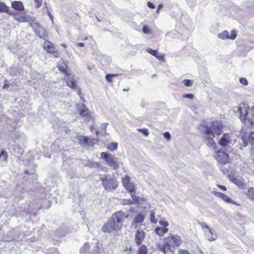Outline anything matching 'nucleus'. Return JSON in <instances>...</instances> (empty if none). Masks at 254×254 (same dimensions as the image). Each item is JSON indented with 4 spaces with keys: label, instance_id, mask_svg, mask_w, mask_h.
Segmentation results:
<instances>
[{
    "label": "nucleus",
    "instance_id": "obj_1",
    "mask_svg": "<svg viewBox=\"0 0 254 254\" xmlns=\"http://www.w3.org/2000/svg\"><path fill=\"white\" fill-rule=\"evenodd\" d=\"M234 112L238 114L242 122H243L246 126L251 127L254 126V106L250 108L247 104H241L239 107L234 108ZM243 141V145L246 147L250 144L254 145V131L252 132L249 137H242Z\"/></svg>",
    "mask_w": 254,
    "mask_h": 254
},
{
    "label": "nucleus",
    "instance_id": "obj_2",
    "mask_svg": "<svg viewBox=\"0 0 254 254\" xmlns=\"http://www.w3.org/2000/svg\"><path fill=\"white\" fill-rule=\"evenodd\" d=\"M128 217V215L121 211L115 212L112 215L111 219L102 226V231L105 233H111L113 231L121 230L123 221Z\"/></svg>",
    "mask_w": 254,
    "mask_h": 254
},
{
    "label": "nucleus",
    "instance_id": "obj_3",
    "mask_svg": "<svg viewBox=\"0 0 254 254\" xmlns=\"http://www.w3.org/2000/svg\"><path fill=\"white\" fill-rule=\"evenodd\" d=\"M223 126L219 121L213 122L210 127L205 126L204 132L205 134L215 137L214 133L219 135L222 131Z\"/></svg>",
    "mask_w": 254,
    "mask_h": 254
},
{
    "label": "nucleus",
    "instance_id": "obj_4",
    "mask_svg": "<svg viewBox=\"0 0 254 254\" xmlns=\"http://www.w3.org/2000/svg\"><path fill=\"white\" fill-rule=\"evenodd\" d=\"M100 156L105 161L106 164L110 167L115 170L119 167V163L118 158L114 155L103 152L101 153Z\"/></svg>",
    "mask_w": 254,
    "mask_h": 254
},
{
    "label": "nucleus",
    "instance_id": "obj_5",
    "mask_svg": "<svg viewBox=\"0 0 254 254\" xmlns=\"http://www.w3.org/2000/svg\"><path fill=\"white\" fill-rule=\"evenodd\" d=\"M236 141L235 136L232 133H224L218 141L222 147H229Z\"/></svg>",
    "mask_w": 254,
    "mask_h": 254
},
{
    "label": "nucleus",
    "instance_id": "obj_6",
    "mask_svg": "<svg viewBox=\"0 0 254 254\" xmlns=\"http://www.w3.org/2000/svg\"><path fill=\"white\" fill-rule=\"evenodd\" d=\"M30 25L36 34L40 38L46 39L48 37V34L40 24L37 22H32L30 23Z\"/></svg>",
    "mask_w": 254,
    "mask_h": 254
},
{
    "label": "nucleus",
    "instance_id": "obj_7",
    "mask_svg": "<svg viewBox=\"0 0 254 254\" xmlns=\"http://www.w3.org/2000/svg\"><path fill=\"white\" fill-rule=\"evenodd\" d=\"M165 240L166 244L172 247L179 246L182 242L181 238L177 235H170Z\"/></svg>",
    "mask_w": 254,
    "mask_h": 254
},
{
    "label": "nucleus",
    "instance_id": "obj_8",
    "mask_svg": "<svg viewBox=\"0 0 254 254\" xmlns=\"http://www.w3.org/2000/svg\"><path fill=\"white\" fill-rule=\"evenodd\" d=\"M103 186L106 190L112 191L115 190L118 187V183L115 179L110 176Z\"/></svg>",
    "mask_w": 254,
    "mask_h": 254
},
{
    "label": "nucleus",
    "instance_id": "obj_9",
    "mask_svg": "<svg viewBox=\"0 0 254 254\" xmlns=\"http://www.w3.org/2000/svg\"><path fill=\"white\" fill-rule=\"evenodd\" d=\"M136 229L134 234V242L137 246H139L141 245L143 242L146 236V234L145 232L140 228Z\"/></svg>",
    "mask_w": 254,
    "mask_h": 254
},
{
    "label": "nucleus",
    "instance_id": "obj_10",
    "mask_svg": "<svg viewBox=\"0 0 254 254\" xmlns=\"http://www.w3.org/2000/svg\"><path fill=\"white\" fill-rule=\"evenodd\" d=\"M43 47L47 52L52 54L55 58L60 57V53L57 50H55V46L52 42L48 40L45 41Z\"/></svg>",
    "mask_w": 254,
    "mask_h": 254
},
{
    "label": "nucleus",
    "instance_id": "obj_11",
    "mask_svg": "<svg viewBox=\"0 0 254 254\" xmlns=\"http://www.w3.org/2000/svg\"><path fill=\"white\" fill-rule=\"evenodd\" d=\"M145 216L142 213L137 214L133 219L131 225L135 228L138 229L142 225L144 220Z\"/></svg>",
    "mask_w": 254,
    "mask_h": 254
},
{
    "label": "nucleus",
    "instance_id": "obj_12",
    "mask_svg": "<svg viewBox=\"0 0 254 254\" xmlns=\"http://www.w3.org/2000/svg\"><path fill=\"white\" fill-rule=\"evenodd\" d=\"M215 158L217 160L221 163L225 164L229 161L228 155L223 151H218L216 153Z\"/></svg>",
    "mask_w": 254,
    "mask_h": 254
},
{
    "label": "nucleus",
    "instance_id": "obj_13",
    "mask_svg": "<svg viewBox=\"0 0 254 254\" xmlns=\"http://www.w3.org/2000/svg\"><path fill=\"white\" fill-rule=\"evenodd\" d=\"M76 109L79 114L83 117H88L90 112L86 108L84 104H78L76 105Z\"/></svg>",
    "mask_w": 254,
    "mask_h": 254
},
{
    "label": "nucleus",
    "instance_id": "obj_14",
    "mask_svg": "<svg viewBox=\"0 0 254 254\" xmlns=\"http://www.w3.org/2000/svg\"><path fill=\"white\" fill-rule=\"evenodd\" d=\"M14 19L19 22H28L30 20V17L26 14H22L19 13L13 12Z\"/></svg>",
    "mask_w": 254,
    "mask_h": 254
},
{
    "label": "nucleus",
    "instance_id": "obj_15",
    "mask_svg": "<svg viewBox=\"0 0 254 254\" xmlns=\"http://www.w3.org/2000/svg\"><path fill=\"white\" fill-rule=\"evenodd\" d=\"M65 82L67 86L71 88L72 89H76V79L71 74H68L65 79Z\"/></svg>",
    "mask_w": 254,
    "mask_h": 254
},
{
    "label": "nucleus",
    "instance_id": "obj_16",
    "mask_svg": "<svg viewBox=\"0 0 254 254\" xmlns=\"http://www.w3.org/2000/svg\"><path fill=\"white\" fill-rule=\"evenodd\" d=\"M214 194L216 196H217L218 197H219V198H221L222 199H223L224 201H225L227 203H232V204H236V203L234 201L232 200V199L230 198L228 196L226 195V194H224V193H223L222 192L215 191Z\"/></svg>",
    "mask_w": 254,
    "mask_h": 254
},
{
    "label": "nucleus",
    "instance_id": "obj_17",
    "mask_svg": "<svg viewBox=\"0 0 254 254\" xmlns=\"http://www.w3.org/2000/svg\"><path fill=\"white\" fill-rule=\"evenodd\" d=\"M131 199H124L123 201V204L124 205H129L135 203L139 201V198L137 196L134 194H130Z\"/></svg>",
    "mask_w": 254,
    "mask_h": 254
},
{
    "label": "nucleus",
    "instance_id": "obj_18",
    "mask_svg": "<svg viewBox=\"0 0 254 254\" xmlns=\"http://www.w3.org/2000/svg\"><path fill=\"white\" fill-rule=\"evenodd\" d=\"M214 137L211 136L209 135L208 137H205V144L209 146V147L213 149H215L216 148V144L213 140V138Z\"/></svg>",
    "mask_w": 254,
    "mask_h": 254
},
{
    "label": "nucleus",
    "instance_id": "obj_19",
    "mask_svg": "<svg viewBox=\"0 0 254 254\" xmlns=\"http://www.w3.org/2000/svg\"><path fill=\"white\" fill-rule=\"evenodd\" d=\"M11 6L15 9L19 11H22L24 9V5L20 1H14L11 3Z\"/></svg>",
    "mask_w": 254,
    "mask_h": 254
},
{
    "label": "nucleus",
    "instance_id": "obj_20",
    "mask_svg": "<svg viewBox=\"0 0 254 254\" xmlns=\"http://www.w3.org/2000/svg\"><path fill=\"white\" fill-rule=\"evenodd\" d=\"M0 13H7L9 15L13 14L8 6H7L4 2H0Z\"/></svg>",
    "mask_w": 254,
    "mask_h": 254
},
{
    "label": "nucleus",
    "instance_id": "obj_21",
    "mask_svg": "<svg viewBox=\"0 0 254 254\" xmlns=\"http://www.w3.org/2000/svg\"><path fill=\"white\" fill-rule=\"evenodd\" d=\"M204 232L205 233V235L209 241H213L217 239V235L216 234H213L210 228L208 229L207 231H205Z\"/></svg>",
    "mask_w": 254,
    "mask_h": 254
},
{
    "label": "nucleus",
    "instance_id": "obj_22",
    "mask_svg": "<svg viewBox=\"0 0 254 254\" xmlns=\"http://www.w3.org/2000/svg\"><path fill=\"white\" fill-rule=\"evenodd\" d=\"M168 229L164 227H156L154 229L155 234L159 236H162L167 233Z\"/></svg>",
    "mask_w": 254,
    "mask_h": 254
},
{
    "label": "nucleus",
    "instance_id": "obj_23",
    "mask_svg": "<svg viewBox=\"0 0 254 254\" xmlns=\"http://www.w3.org/2000/svg\"><path fill=\"white\" fill-rule=\"evenodd\" d=\"M146 51L150 54L155 56L160 61L163 60L164 59V56L159 54L158 52L156 50H154L151 49H146Z\"/></svg>",
    "mask_w": 254,
    "mask_h": 254
},
{
    "label": "nucleus",
    "instance_id": "obj_24",
    "mask_svg": "<svg viewBox=\"0 0 254 254\" xmlns=\"http://www.w3.org/2000/svg\"><path fill=\"white\" fill-rule=\"evenodd\" d=\"M90 248L89 244L87 242L85 243L80 249V254H85L86 253H88L89 251Z\"/></svg>",
    "mask_w": 254,
    "mask_h": 254
},
{
    "label": "nucleus",
    "instance_id": "obj_25",
    "mask_svg": "<svg viewBox=\"0 0 254 254\" xmlns=\"http://www.w3.org/2000/svg\"><path fill=\"white\" fill-rule=\"evenodd\" d=\"M147 249L144 245H141L139 246L137 250V254H147Z\"/></svg>",
    "mask_w": 254,
    "mask_h": 254
},
{
    "label": "nucleus",
    "instance_id": "obj_26",
    "mask_svg": "<svg viewBox=\"0 0 254 254\" xmlns=\"http://www.w3.org/2000/svg\"><path fill=\"white\" fill-rule=\"evenodd\" d=\"M129 192L132 193L135 192V185L131 183H129L127 186L124 187Z\"/></svg>",
    "mask_w": 254,
    "mask_h": 254
},
{
    "label": "nucleus",
    "instance_id": "obj_27",
    "mask_svg": "<svg viewBox=\"0 0 254 254\" xmlns=\"http://www.w3.org/2000/svg\"><path fill=\"white\" fill-rule=\"evenodd\" d=\"M150 220L152 223H156L157 221V218L156 217V213L154 210L150 211Z\"/></svg>",
    "mask_w": 254,
    "mask_h": 254
},
{
    "label": "nucleus",
    "instance_id": "obj_28",
    "mask_svg": "<svg viewBox=\"0 0 254 254\" xmlns=\"http://www.w3.org/2000/svg\"><path fill=\"white\" fill-rule=\"evenodd\" d=\"M118 144L117 142H112L110 143L108 146L107 149L111 151H114L117 150L118 148Z\"/></svg>",
    "mask_w": 254,
    "mask_h": 254
},
{
    "label": "nucleus",
    "instance_id": "obj_29",
    "mask_svg": "<svg viewBox=\"0 0 254 254\" xmlns=\"http://www.w3.org/2000/svg\"><path fill=\"white\" fill-rule=\"evenodd\" d=\"M218 37L222 40L229 39V33L227 31H224L218 34Z\"/></svg>",
    "mask_w": 254,
    "mask_h": 254
},
{
    "label": "nucleus",
    "instance_id": "obj_30",
    "mask_svg": "<svg viewBox=\"0 0 254 254\" xmlns=\"http://www.w3.org/2000/svg\"><path fill=\"white\" fill-rule=\"evenodd\" d=\"M246 194L248 197L253 200H254V188H251L249 189Z\"/></svg>",
    "mask_w": 254,
    "mask_h": 254
},
{
    "label": "nucleus",
    "instance_id": "obj_31",
    "mask_svg": "<svg viewBox=\"0 0 254 254\" xmlns=\"http://www.w3.org/2000/svg\"><path fill=\"white\" fill-rule=\"evenodd\" d=\"M119 74H108L106 75L105 78L106 80L108 81L109 82H112V78L113 77H117L119 76Z\"/></svg>",
    "mask_w": 254,
    "mask_h": 254
},
{
    "label": "nucleus",
    "instance_id": "obj_32",
    "mask_svg": "<svg viewBox=\"0 0 254 254\" xmlns=\"http://www.w3.org/2000/svg\"><path fill=\"white\" fill-rule=\"evenodd\" d=\"M130 183V178L128 176L126 175L124 178H122V183L124 187L127 186Z\"/></svg>",
    "mask_w": 254,
    "mask_h": 254
},
{
    "label": "nucleus",
    "instance_id": "obj_33",
    "mask_svg": "<svg viewBox=\"0 0 254 254\" xmlns=\"http://www.w3.org/2000/svg\"><path fill=\"white\" fill-rule=\"evenodd\" d=\"M7 158V153L5 151H2L0 153V159L2 161H6Z\"/></svg>",
    "mask_w": 254,
    "mask_h": 254
},
{
    "label": "nucleus",
    "instance_id": "obj_34",
    "mask_svg": "<svg viewBox=\"0 0 254 254\" xmlns=\"http://www.w3.org/2000/svg\"><path fill=\"white\" fill-rule=\"evenodd\" d=\"M89 138L87 137L81 136L80 138V142L82 144H87Z\"/></svg>",
    "mask_w": 254,
    "mask_h": 254
},
{
    "label": "nucleus",
    "instance_id": "obj_35",
    "mask_svg": "<svg viewBox=\"0 0 254 254\" xmlns=\"http://www.w3.org/2000/svg\"><path fill=\"white\" fill-rule=\"evenodd\" d=\"M110 176L109 175H101L100 177V180L102 181V185L105 184L106 182L107 179L108 178V177Z\"/></svg>",
    "mask_w": 254,
    "mask_h": 254
},
{
    "label": "nucleus",
    "instance_id": "obj_36",
    "mask_svg": "<svg viewBox=\"0 0 254 254\" xmlns=\"http://www.w3.org/2000/svg\"><path fill=\"white\" fill-rule=\"evenodd\" d=\"M137 130L142 133L145 136H148L149 134V131L147 128H138Z\"/></svg>",
    "mask_w": 254,
    "mask_h": 254
},
{
    "label": "nucleus",
    "instance_id": "obj_37",
    "mask_svg": "<svg viewBox=\"0 0 254 254\" xmlns=\"http://www.w3.org/2000/svg\"><path fill=\"white\" fill-rule=\"evenodd\" d=\"M183 83L187 87L191 86L192 85V81L189 79H184L183 81Z\"/></svg>",
    "mask_w": 254,
    "mask_h": 254
},
{
    "label": "nucleus",
    "instance_id": "obj_38",
    "mask_svg": "<svg viewBox=\"0 0 254 254\" xmlns=\"http://www.w3.org/2000/svg\"><path fill=\"white\" fill-rule=\"evenodd\" d=\"M157 246L159 250L163 253L167 245L166 243H165V244H158Z\"/></svg>",
    "mask_w": 254,
    "mask_h": 254
},
{
    "label": "nucleus",
    "instance_id": "obj_39",
    "mask_svg": "<svg viewBox=\"0 0 254 254\" xmlns=\"http://www.w3.org/2000/svg\"><path fill=\"white\" fill-rule=\"evenodd\" d=\"M167 246H166L165 247V249L164 251V253L165 254H171V251L170 250V247H171L170 246H169L168 244H166Z\"/></svg>",
    "mask_w": 254,
    "mask_h": 254
},
{
    "label": "nucleus",
    "instance_id": "obj_40",
    "mask_svg": "<svg viewBox=\"0 0 254 254\" xmlns=\"http://www.w3.org/2000/svg\"><path fill=\"white\" fill-rule=\"evenodd\" d=\"M240 82L245 85H247L248 84V81L246 78L241 77L240 78Z\"/></svg>",
    "mask_w": 254,
    "mask_h": 254
},
{
    "label": "nucleus",
    "instance_id": "obj_41",
    "mask_svg": "<svg viewBox=\"0 0 254 254\" xmlns=\"http://www.w3.org/2000/svg\"><path fill=\"white\" fill-rule=\"evenodd\" d=\"M199 224L203 230L206 229L207 230L210 228L209 226L204 222H200Z\"/></svg>",
    "mask_w": 254,
    "mask_h": 254
},
{
    "label": "nucleus",
    "instance_id": "obj_42",
    "mask_svg": "<svg viewBox=\"0 0 254 254\" xmlns=\"http://www.w3.org/2000/svg\"><path fill=\"white\" fill-rule=\"evenodd\" d=\"M77 94L79 95V97H80V98L81 99V100L83 102H85L86 101V100L84 98L83 96L81 94V90L78 89L77 91Z\"/></svg>",
    "mask_w": 254,
    "mask_h": 254
},
{
    "label": "nucleus",
    "instance_id": "obj_43",
    "mask_svg": "<svg viewBox=\"0 0 254 254\" xmlns=\"http://www.w3.org/2000/svg\"><path fill=\"white\" fill-rule=\"evenodd\" d=\"M35 3V6L37 8H38L42 5V0H34Z\"/></svg>",
    "mask_w": 254,
    "mask_h": 254
},
{
    "label": "nucleus",
    "instance_id": "obj_44",
    "mask_svg": "<svg viewBox=\"0 0 254 254\" xmlns=\"http://www.w3.org/2000/svg\"><path fill=\"white\" fill-rule=\"evenodd\" d=\"M236 37V33L235 31H232L231 32V35L229 36V39L231 40H234Z\"/></svg>",
    "mask_w": 254,
    "mask_h": 254
},
{
    "label": "nucleus",
    "instance_id": "obj_45",
    "mask_svg": "<svg viewBox=\"0 0 254 254\" xmlns=\"http://www.w3.org/2000/svg\"><path fill=\"white\" fill-rule=\"evenodd\" d=\"M142 31L144 34H150V29L146 26H144L143 27Z\"/></svg>",
    "mask_w": 254,
    "mask_h": 254
},
{
    "label": "nucleus",
    "instance_id": "obj_46",
    "mask_svg": "<svg viewBox=\"0 0 254 254\" xmlns=\"http://www.w3.org/2000/svg\"><path fill=\"white\" fill-rule=\"evenodd\" d=\"M159 223L160 225L163 226V227L166 228V227L169 225V223L166 221H159Z\"/></svg>",
    "mask_w": 254,
    "mask_h": 254
},
{
    "label": "nucleus",
    "instance_id": "obj_47",
    "mask_svg": "<svg viewBox=\"0 0 254 254\" xmlns=\"http://www.w3.org/2000/svg\"><path fill=\"white\" fill-rule=\"evenodd\" d=\"M108 124V123H103L102 124V126H101V129L104 131L105 134H107L106 132V128H107Z\"/></svg>",
    "mask_w": 254,
    "mask_h": 254
},
{
    "label": "nucleus",
    "instance_id": "obj_48",
    "mask_svg": "<svg viewBox=\"0 0 254 254\" xmlns=\"http://www.w3.org/2000/svg\"><path fill=\"white\" fill-rule=\"evenodd\" d=\"M163 136L167 140H169L171 139L170 134L168 132H165L163 134Z\"/></svg>",
    "mask_w": 254,
    "mask_h": 254
},
{
    "label": "nucleus",
    "instance_id": "obj_49",
    "mask_svg": "<svg viewBox=\"0 0 254 254\" xmlns=\"http://www.w3.org/2000/svg\"><path fill=\"white\" fill-rule=\"evenodd\" d=\"M183 97L185 98L191 99L193 98V95L191 94H186L183 95Z\"/></svg>",
    "mask_w": 254,
    "mask_h": 254
},
{
    "label": "nucleus",
    "instance_id": "obj_50",
    "mask_svg": "<svg viewBox=\"0 0 254 254\" xmlns=\"http://www.w3.org/2000/svg\"><path fill=\"white\" fill-rule=\"evenodd\" d=\"M232 182L238 186H240L241 185V183H240L238 179L237 178H234L232 180Z\"/></svg>",
    "mask_w": 254,
    "mask_h": 254
},
{
    "label": "nucleus",
    "instance_id": "obj_51",
    "mask_svg": "<svg viewBox=\"0 0 254 254\" xmlns=\"http://www.w3.org/2000/svg\"><path fill=\"white\" fill-rule=\"evenodd\" d=\"M179 254H190L188 251L181 250L179 251Z\"/></svg>",
    "mask_w": 254,
    "mask_h": 254
},
{
    "label": "nucleus",
    "instance_id": "obj_52",
    "mask_svg": "<svg viewBox=\"0 0 254 254\" xmlns=\"http://www.w3.org/2000/svg\"><path fill=\"white\" fill-rule=\"evenodd\" d=\"M147 6L150 8H154V6L153 4L151 2H147Z\"/></svg>",
    "mask_w": 254,
    "mask_h": 254
},
{
    "label": "nucleus",
    "instance_id": "obj_53",
    "mask_svg": "<svg viewBox=\"0 0 254 254\" xmlns=\"http://www.w3.org/2000/svg\"><path fill=\"white\" fill-rule=\"evenodd\" d=\"M217 186L219 188H220L221 190H223V191H225L226 190V188L223 186H221V185H218Z\"/></svg>",
    "mask_w": 254,
    "mask_h": 254
},
{
    "label": "nucleus",
    "instance_id": "obj_54",
    "mask_svg": "<svg viewBox=\"0 0 254 254\" xmlns=\"http://www.w3.org/2000/svg\"><path fill=\"white\" fill-rule=\"evenodd\" d=\"M163 7V4H160L158 6L157 10V13H159V10Z\"/></svg>",
    "mask_w": 254,
    "mask_h": 254
},
{
    "label": "nucleus",
    "instance_id": "obj_55",
    "mask_svg": "<svg viewBox=\"0 0 254 254\" xmlns=\"http://www.w3.org/2000/svg\"><path fill=\"white\" fill-rule=\"evenodd\" d=\"M76 45L77 46L79 47H83L84 46V43H82V42L77 43Z\"/></svg>",
    "mask_w": 254,
    "mask_h": 254
},
{
    "label": "nucleus",
    "instance_id": "obj_56",
    "mask_svg": "<svg viewBox=\"0 0 254 254\" xmlns=\"http://www.w3.org/2000/svg\"><path fill=\"white\" fill-rule=\"evenodd\" d=\"M48 15L51 19V20L53 22L54 21V17L51 13H48Z\"/></svg>",
    "mask_w": 254,
    "mask_h": 254
},
{
    "label": "nucleus",
    "instance_id": "obj_57",
    "mask_svg": "<svg viewBox=\"0 0 254 254\" xmlns=\"http://www.w3.org/2000/svg\"><path fill=\"white\" fill-rule=\"evenodd\" d=\"M102 170L103 171H104L105 172H107V171H108V168H107V167H104V168H102Z\"/></svg>",
    "mask_w": 254,
    "mask_h": 254
},
{
    "label": "nucleus",
    "instance_id": "obj_58",
    "mask_svg": "<svg viewBox=\"0 0 254 254\" xmlns=\"http://www.w3.org/2000/svg\"><path fill=\"white\" fill-rule=\"evenodd\" d=\"M59 68L60 70L63 71H64V70H65V69L64 68L62 67V66H59Z\"/></svg>",
    "mask_w": 254,
    "mask_h": 254
},
{
    "label": "nucleus",
    "instance_id": "obj_59",
    "mask_svg": "<svg viewBox=\"0 0 254 254\" xmlns=\"http://www.w3.org/2000/svg\"><path fill=\"white\" fill-rule=\"evenodd\" d=\"M8 85L7 84H4L3 86V88H8Z\"/></svg>",
    "mask_w": 254,
    "mask_h": 254
},
{
    "label": "nucleus",
    "instance_id": "obj_60",
    "mask_svg": "<svg viewBox=\"0 0 254 254\" xmlns=\"http://www.w3.org/2000/svg\"><path fill=\"white\" fill-rule=\"evenodd\" d=\"M94 129V126H92L91 127H90V130L92 132L93 131V130Z\"/></svg>",
    "mask_w": 254,
    "mask_h": 254
},
{
    "label": "nucleus",
    "instance_id": "obj_61",
    "mask_svg": "<svg viewBox=\"0 0 254 254\" xmlns=\"http://www.w3.org/2000/svg\"><path fill=\"white\" fill-rule=\"evenodd\" d=\"M87 68H88V70H91L92 69V67L90 66V65H89V66H88Z\"/></svg>",
    "mask_w": 254,
    "mask_h": 254
},
{
    "label": "nucleus",
    "instance_id": "obj_62",
    "mask_svg": "<svg viewBox=\"0 0 254 254\" xmlns=\"http://www.w3.org/2000/svg\"><path fill=\"white\" fill-rule=\"evenodd\" d=\"M252 158L253 159V160L254 161V150L253 151V152L252 153Z\"/></svg>",
    "mask_w": 254,
    "mask_h": 254
},
{
    "label": "nucleus",
    "instance_id": "obj_63",
    "mask_svg": "<svg viewBox=\"0 0 254 254\" xmlns=\"http://www.w3.org/2000/svg\"><path fill=\"white\" fill-rule=\"evenodd\" d=\"M62 46L63 47H64V48H66V45L65 44H62Z\"/></svg>",
    "mask_w": 254,
    "mask_h": 254
},
{
    "label": "nucleus",
    "instance_id": "obj_64",
    "mask_svg": "<svg viewBox=\"0 0 254 254\" xmlns=\"http://www.w3.org/2000/svg\"><path fill=\"white\" fill-rule=\"evenodd\" d=\"M44 5H45V6L47 8H48V7H47V3H46V2H45V3H44Z\"/></svg>",
    "mask_w": 254,
    "mask_h": 254
}]
</instances>
